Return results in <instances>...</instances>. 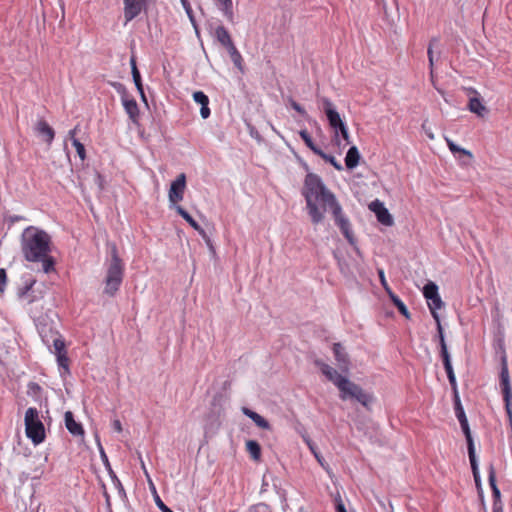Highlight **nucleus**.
I'll list each match as a JSON object with an SVG mask.
<instances>
[{
  "mask_svg": "<svg viewBox=\"0 0 512 512\" xmlns=\"http://www.w3.org/2000/svg\"><path fill=\"white\" fill-rule=\"evenodd\" d=\"M51 237L44 230L34 226L24 229L21 235V251L25 260L42 264V270L49 273L54 270V259L50 253Z\"/></svg>",
  "mask_w": 512,
  "mask_h": 512,
  "instance_id": "f257e3e1",
  "label": "nucleus"
},
{
  "mask_svg": "<svg viewBox=\"0 0 512 512\" xmlns=\"http://www.w3.org/2000/svg\"><path fill=\"white\" fill-rule=\"evenodd\" d=\"M302 195L305 197L308 214L314 224L324 219V213L317 203L321 202L325 209L337 202L335 195L327 189L322 179L314 173H308L304 180Z\"/></svg>",
  "mask_w": 512,
  "mask_h": 512,
  "instance_id": "f03ea898",
  "label": "nucleus"
},
{
  "mask_svg": "<svg viewBox=\"0 0 512 512\" xmlns=\"http://www.w3.org/2000/svg\"><path fill=\"white\" fill-rule=\"evenodd\" d=\"M110 260L107 266L106 277L104 280V294L114 296L120 288L124 275V264L118 255L117 247L114 243H109Z\"/></svg>",
  "mask_w": 512,
  "mask_h": 512,
  "instance_id": "7ed1b4c3",
  "label": "nucleus"
},
{
  "mask_svg": "<svg viewBox=\"0 0 512 512\" xmlns=\"http://www.w3.org/2000/svg\"><path fill=\"white\" fill-rule=\"evenodd\" d=\"M46 291V287L43 284L37 285L35 280L27 283L19 290V298L26 302L28 311L34 319L41 317Z\"/></svg>",
  "mask_w": 512,
  "mask_h": 512,
  "instance_id": "20e7f679",
  "label": "nucleus"
},
{
  "mask_svg": "<svg viewBox=\"0 0 512 512\" xmlns=\"http://www.w3.org/2000/svg\"><path fill=\"white\" fill-rule=\"evenodd\" d=\"M39 334L43 342L50 347L53 345L57 357V363L60 369V375L63 377L69 374L68 357L65 350V342L57 332H53L47 325L39 327Z\"/></svg>",
  "mask_w": 512,
  "mask_h": 512,
  "instance_id": "39448f33",
  "label": "nucleus"
},
{
  "mask_svg": "<svg viewBox=\"0 0 512 512\" xmlns=\"http://www.w3.org/2000/svg\"><path fill=\"white\" fill-rule=\"evenodd\" d=\"M26 436L34 445H39L45 440V427L39 418V412L35 407H29L25 412Z\"/></svg>",
  "mask_w": 512,
  "mask_h": 512,
  "instance_id": "423d86ee",
  "label": "nucleus"
},
{
  "mask_svg": "<svg viewBox=\"0 0 512 512\" xmlns=\"http://www.w3.org/2000/svg\"><path fill=\"white\" fill-rule=\"evenodd\" d=\"M342 400L355 399L364 407H368L373 401L371 394L366 393L359 385L350 381L347 377L337 387Z\"/></svg>",
  "mask_w": 512,
  "mask_h": 512,
  "instance_id": "0eeeda50",
  "label": "nucleus"
},
{
  "mask_svg": "<svg viewBox=\"0 0 512 512\" xmlns=\"http://www.w3.org/2000/svg\"><path fill=\"white\" fill-rule=\"evenodd\" d=\"M500 386L503 393V400L505 402V409L509 419V425L512 431V388L510 384L508 367L505 360H503L500 372Z\"/></svg>",
  "mask_w": 512,
  "mask_h": 512,
  "instance_id": "6e6552de",
  "label": "nucleus"
},
{
  "mask_svg": "<svg viewBox=\"0 0 512 512\" xmlns=\"http://www.w3.org/2000/svg\"><path fill=\"white\" fill-rule=\"evenodd\" d=\"M335 220L336 225L340 228L341 232L343 233L344 237L347 239V241L354 245L355 239L353 236V233L351 231L350 222L348 218H346L342 212V208L338 201L334 203L331 207L328 208Z\"/></svg>",
  "mask_w": 512,
  "mask_h": 512,
  "instance_id": "1a4fd4ad",
  "label": "nucleus"
},
{
  "mask_svg": "<svg viewBox=\"0 0 512 512\" xmlns=\"http://www.w3.org/2000/svg\"><path fill=\"white\" fill-rule=\"evenodd\" d=\"M323 110L327 117L330 127L334 131V140L338 141V129L345 125V122L340 117L332 101L326 97L322 98Z\"/></svg>",
  "mask_w": 512,
  "mask_h": 512,
  "instance_id": "9d476101",
  "label": "nucleus"
},
{
  "mask_svg": "<svg viewBox=\"0 0 512 512\" xmlns=\"http://www.w3.org/2000/svg\"><path fill=\"white\" fill-rule=\"evenodd\" d=\"M454 410L455 415L460 423L461 429L465 435L466 441H467V449L474 448V441L471 435L469 423L465 414V411L463 409V406L460 401V397L458 393L454 396Z\"/></svg>",
  "mask_w": 512,
  "mask_h": 512,
  "instance_id": "9b49d317",
  "label": "nucleus"
},
{
  "mask_svg": "<svg viewBox=\"0 0 512 512\" xmlns=\"http://www.w3.org/2000/svg\"><path fill=\"white\" fill-rule=\"evenodd\" d=\"M186 188V175L180 173L176 179L171 183L168 198L171 203H178L183 200L184 191Z\"/></svg>",
  "mask_w": 512,
  "mask_h": 512,
  "instance_id": "f8f14e48",
  "label": "nucleus"
},
{
  "mask_svg": "<svg viewBox=\"0 0 512 512\" xmlns=\"http://www.w3.org/2000/svg\"><path fill=\"white\" fill-rule=\"evenodd\" d=\"M369 209L375 213L377 220L385 225L392 226L394 221L392 215L389 213L388 209L384 206L383 202L376 199L369 204Z\"/></svg>",
  "mask_w": 512,
  "mask_h": 512,
  "instance_id": "ddd939ff",
  "label": "nucleus"
},
{
  "mask_svg": "<svg viewBox=\"0 0 512 512\" xmlns=\"http://www.w3.org/2000/svg\"><path fill=\"white\" fill-rule=\"evenodd\" d=\"M314 364L320 369L322 374L331 381L336 387L340 386L345 376L338 373L336 369L323 362L321 359H316Z\"/></svg>",
  "mask_w": 512,
  "mask_h": 512,
  "instance_id": "4468645a",
  "label": "nucleus"
},
{
  "mask_svg": "<svg viewBox=\"0 0 512 512\" xmlns=\"http://www.w3.org/2000/svg\"><path fill=\"white\" fill-rule=\"evenodd\" d=\"M147 0H124V18L126 23L136 18L146 6Z\"/></svg>",
  "mask_w": 512,
  "mask_h": 512,
  "instance_id": "2eb2a0df",
  "label": "nucleus"
},
{
  "mask_svg": "<svg viewBox=\"0 0 512 512\" xmlns=\"http://www.w3.org/2000/svg\"><path fill=\"white\" fill-rule=\"evenodd\" d=\"M332 350L340 371L348 373L350 370V359L343 345L341 343H334Z\"/></svg>",
  "mask_w": 512,
  "mask_h": 512,
  "instance_id": "dca6fc26",
  "label": "nucleus"
},
{
  "mask_svg": "<svg viewBox=\"0 0 512 512\" xmlns=\"http://www.w3.org/2000/svg\"><path fill=\"white\" fill-rule=\"evenodd\" d=\"M35 131L42 136L45 142L50 145L55 137L54 129L43 119L39 120L35 126Z\"/></svg>",
  "mask_w": 512,
  "mask_h": 512,
  "instance_id": "f3484780",
  "label": "nucleus"
},
{
  "mask_svg": "<svg viewBox=\"0 0 512 512\" xmlns=\"http://www.w3.org/2000/svg\"><path fill=\"white\" fill-rule=\"evenodd\" d=\"M444 352H445L444 353L445 355L441 356V358L443 360L444 369L447 373L449 383L451 385V388H452V390L454 392V396H455L456 393H458L456 377H455V373H454V370L452 367L450 354L448 351H444Z\"/></svg>",
  "mask_w": 512,
  "mask_h": 512,
  "instance_id": "a211bd4d",
  "label": "nucleus"
},
{
  "mask_svg": "<svg viewBox=\"0 0 512 512\" xmlns=\"http://www.w3.org/2000/svg\"><path fill=\"white\" fill-rule=\"evenodd\" d=\"M64 419H65V426H66L67 430L73 436H83L84 435V429H83L81 423L75 421L74 415L71 411L65 412Z\"/></svg>",
  "mask_w": 512,
  "mask_h": 512,
  "instance_id": "6ab92c4d",
  "label": "nucleus"
},
{
  "mask_svg": "<svg viewBox=\"0 0 512 512\" xmlns=\"http://www.w3.org/2000/svg\"><path fill=\"white\" fill-rule=\"evenodd\" d=\"M124 110L133 123H137L139 118V108L136 100L130 95L129 97L121 100Z\"/></svg>",
  "mask_w": 512,
  "mask_h": 512,
  "instance_id": "aec40b11",
  "label": "nucleus"
},
{
  "mask_svg": "<svg viewBox=\"0 0 512 512\" xmlns=\"http://www.w3.org/2000/svg\"><path fill=\"white\" fill-rule=\"evenodd\" d=\"M242 412L244 415L249 417L258 427H260L262 429H266V430H269L271 428L269 422L264 417H262L260 414L256 413L255 411H253L247 407H243Z\"/></svg>",
  "mask_w": 512,
  "mask_h": 512,
  "instance_id": "412c9836",
  "label": "nucleus"
},
{
  "mask_svg": "<svg viewBox=\"0 0 512 512\" xmlns=\"http://www.w3.org/2000/svg\"><path fill=\"white\" fill-rule=\"evenodd\" d=\"M468 109L478 117H483L488 112L487 107L482 103L479 96L469 99Z\"/></svg>",
  "mask_w": 512,
  "mask_h": 512,
  "instance_id": "4be33fe9",
  "label": "nucleus"
},
{
  "mask_svg": "<svg viewBox=\"0 0 512 512\" xmlns=\"http://www.w3.org/2000/svg\"><path fill=\"white\" fill-rule=\"evenodd\" d=\"M468 456H469L470 465H471L475 484H476L477 488H481V477H480L478 461H477V457H476V453H475V447L468 449Z\"/></svg>",
  "mask_w": 512,
  "mask_h": 512,
  "instance_id": "5701e85b",
  "label": "nucleus"
},
{
  "mask_svg": "<svg viewBox=\"0 0 512 512\" xmlns=\"http://www.w3.org/2000/svg\"><path fill=\"white\" fill-rule=\"evenodd\" d=\"M360 160V153L358 151V148L356 146H351L345 157V165L348 169L352 170L354 169L358 164Z\"/></svg>",
  "mask_w": 512,
  "mask_h": 512,
  "instance_id": "b1692460",
  "label": "nucleus"
},
{
  "mask_svg": "<svg viewBox=\"0 0 512 512\" xmlns=\"http://www.w3.org/2000/svg\"><path fill=\"white\" fill-rule=\"evenodd\" d=\"M78 125L75 126L73 129H71L68 133V137L70 138L72 145L75 147L78 156L81 160H84L86 158V152L84 145L76 138V133L78 130Z\"/></svg>",
  "mask_w": 512,
  "mask_h": 512,
  "instance_id": "393cba45",
  "label": "nucleus"
},
{
  "mask_svg": "<svg viewBox=\"0 0 512 512\" xmlns=\"http://www.w3.org/2000/svg\"><path fill=\"white\" fill-rule=\"evenodd\" d=\"M177 213L186 220L196 231L199 232L204 238H206V234L204 229L193 219V217L181 206H176Z\"/></svg>",
  "mask_w": 512,
  "mask_h": 512,
  "instance_id": "a878e982",
  "label": "nucleus"
},
{
  "mask_svg": "<svg viewBox=\"0 0 512 512\" xmlns=\"http://www.w3.org/2000/svg\"><path fill=\"white\" fill-rule=\"evenodd\" d=\"M217 5L219 9L222 11L223 15L226 17V19L229 22L233 23L234 14L232 0H217Z\"/></svg>",
  "mask_w": 512,
  "mask_h": 512,
  "instance_id": "bb28decb",
  "label": "nucleus"
},
{
  "mask_svg": "<svg viewBox=\"0 0 512 512\" xmlns=\"http://www.w3.org/2000/svg\"><path fill=\"white\" fill-rule=\"evenodd\" d=\"M429 310L431 312V315L435 321L440 320L439 314L437 310L441 309L444 305L440 295L436 296V298H432L427 301Z\"/></svg>",
  "mask_w": 512,
  "mask_h": 512,
  "instance_id": "cd10ccee",
  "label": "nucleus"
},
{
  "mask_svg": "<svg viewBox=\"0 0 512 512\" xmlns=\"http://www.w3.org/2000/svg\"><path fill=\"white\" fill-rule=\"evenodd\" d=\"M130 65H131V73H132L133 82H134L138 92H142L143 84H142L141 74L137 68L136 59L134 56H132L130 59Z\"/></svg>",
  "mask_w": 512,
  "mask_h": 512,
  "instance_id": "c85d7f7f",
  "label": "nucleus"
},
{
  "mask_svg": "<svg viewBox=\"0 0 512 512\" xmlns=\"http://www.w3.org/2000/svg\"><path fill=\"white\" fill-rule=\"evenodd\" d=\"M214 36L222 46H225L232 41L228 30L224 26H218L215 29Z\"/></svg>",
  "mask_w": 512,
  "mask_h": 512,
  "instance_id": "c756f323",
  "label": "nucleus"
},
{
  "mask_svg": "<svg viewBox=\"0 0 512 512\" xmlns=\"http://www.w3.org/2000/svg\"><path fill=\"white\" fill-rule=\"evenodd\" d=\"M299 135H300L301 139L304 141V143L306 144V146L311 151H313V153L318 155L321 152L322 149H320L319 147H317L314 144L312 137L310 136V134L308 133V131L306 129L300 130Z\"/></svg>",
  "mask_w": 512,
  "mask_h": 512,
  "instance_id": "7c9ffc66",
  "label": "nucleus"
},
{
  "mask_svg": "<svg viewBox=\"0 0 512 512\" xmlns=\"http://www.w3.org/2000/svg\"><path fill=\"white\" fill-rule=\"evenodd\" d=\"M389 297L393 304L397 307L398 311L407 319L410 318V312L408 311L404 302L394 293H390Z\"/></svg>",
  "mask_w": 512,
  "mask_h": 512,
  "instance_id": "2f4dec72",
  "label": "nucleus"
},
{
  "mask_svg": "<svg viewBox=\"0 0 512 512\" xmlns=\"http://www.w3.org/2000/svg\"><path fill=\"white\" fill-rule=\"evenodd\" d=\"M246 448L253 460H259L261 456V447L255 440H248L246 442Z\"/></svg>",
  "mask_w": 512,
  "mask_h": 512,
  "instance_id": "473e14b6",
  "label": "nucleus"
},
{
  "mask_svg": "<svg viewBox=\"0 0 512 512\" xmlns=\"http://www.w3.org/2000/svg\"><path fill=\"white\" fill-rule=\"evenodd\" d=\"M423 295L427 301L432 298H436V296L439 295L438 286L436 283L429 281L427 284H425L423 287Z\"/></svg>",
  "mask_w": 512,
  "mask_h": 512,
  "instance_id": "72a5a7b5",
  "label": "nucleus"
},
{
  "mask_svg": "<svg viewBox=\"0 0 512 512\" xmlns=\"http://www.w3.org/2000/svg\"><path fill=\"white\" fill-rule=\"evenodd\" d=\"M435 322H436V325H437V337L439 339V344H440V355L443 356V355H445L444 351H448V348H447V345H446V342H445L444 331H443V328H442V325H441V321L438 320V321H435Z\"/></svg>",
  "mask_w": 512,
  "mask_h": 512,
  "instance_id": "f704fd0d",
  "label": "nucleus"
},
{
  "mask_svg": "<svg viewBox=\"0 0 512 512\" xmlns=\"http://www.w3.org/2000/svg\"><path fill=\"white\" fill-rule=\"evenodd\" d=\"M446 140V143L450 149V151L453 153V154H456V153H461L463 155H466L468 156L469 158H472V153L464 148H461L460 146H458L457 144H455L451 139L449 138H445Z\"/></svg>",
  "mask_w": 512,
  "mask_h": 512,
  "instance_id": "c9c22d12",
  "label": "nucleus"
},
{
  "mask_svg": "<svg viewBox=\"0 0 512 512\" xmlns=\"http://www.w3.org/2000/svg\"><path fill=\"white\" fill-rule=\"evenodd\" d=\"M318 156H320L325 162L330 163L336 170H343V166L335 159L334 156L326 154L323 150H321Z\"/></svg>",
  "mask_w": 512,
  "mask_h": 512,
  "instance_id": "e433bc0d",
  "label": "nucleus"
},
{
  "mask_svg": "<svg viewBox=\"0 0 512 512\" xmlns=\"http://www.w3.org/2000/svg\"><path fill=\"white\" fill-rule=\"evenodd\" d=\"M111 85L117 91V93L121 96V100L130 96L125 85H123L122 83L113 82Z\"/></svg>",
  "mask_w": 512,
  "mask_h": 512,
  "instance_id": "4c0bfd02",
  "label": "nucleus"
},
{
  "mask_svg": "<svg viewBox=\"0 0 512 512\" xmlns=\"http://www.w3.org/2000/svg\"><path fill=\"white\" fill-rule=\"evenodd\" d=\"M111 85L117 91V93L121 96V100L130 96L125 85H123L122 83L113 82Z\"/></svg>",
  "mask_w": 512,
  "mask_h": 512,
  "instance_id": "58836bf2",
  "label": "nucleus"
},
{
  "mask_svg": "<svg viewBox=\"0 0 512 512\" xmlns=\"http://www.w3.org/2000/svg\"><path fill=\"white\" fill-rule=\"evenodd\" d=\"M193 100L203 106V104H209L208 96L202 91H196L193 93Z\"/></svg>",
  "mask_w": 512,
  "mask_h": 512,
  "instance_id": "ea45409f",
  "label": "nucleus"
},
{
  "mask_svg": "<svg viewBox=\"0 0 512 512\" xmlns=\"http://www.w3.org/2000/svg\"><path fill=\"white\" fill-rule=\"evenodd\" d=\"M339 135H341L342 139L345 141V144H350L351 143L348 127H347L346 124L338 129V136ZM335 142L338 145H340V139L339 138H338V141H335Z\"/></svg>",
  "mask_w": 512,
  "mask_h": 512,
  "instance_id": "a19ab883",
  "label": "nucleus"
},
{
  "mask_svg": "<svg viewBox=\"0 0 512 512\" xmlns=\"http://www.w3.org/2000/svg\"><path fill=\"white\" fill-rule=\"evenodd\" d=\"M488 482H489V485L491 487V490L495 489V488H498L497 484H496L495 469H494L492 464H490L489 468H488Z\"/></svg>",
  "mask_w": 512,
  "mask_h": 512,
  "instance_id": "79ce46f5",
  "label": "nucleus"
},
{
  "mask_svg": "<svg viewBox=\"0 0 512 512\" xmlns=\"http://www.w3.org/2000/svg\"><path fill=\"white\" fill-rule=\"evenodd\" d=\"M378 275H379V279H380L381 285L383 286L384 290L389 295L393 291L391 290L390 286L388 285V282H387V280L385 278L384 270L383 269H378Z\"/></svg>",
  "mask_w": 512,
  "mask_h": 512,
  "instance_id": "37998d69",
  "label": "nucleus"
},
{
  "mask_svg": "<svg viewBox=\"0 0 512 512\" xmlns=\"http://www.w3.org/2000/svg\"><path fill=\"white\" fill-rule=\"evenodd\" d=\"M437 43H438V39L437 38H433L430 41V44H429V47H428V51H427L428 59H429V64H430L431 68L433 67V64H434L433 46L435 44H437Z\"/></svg>",
  "mask_w": 512,
  "mask_h": 512,
  "instance_id": "c03bdc74",
  "label": "nucleus"
},
{
  "mask_svg": "<svg viewBox=\"0 0 512 512\" xmlns=\"http://www.w3.org/2000/svg\"><path fill=\"white\" fill-rule=\"evenodd\" d=\"M289 103H290V106L296 111L298 112L301 116L307 118L308 115H307V112L306 110L299 104L297 103L295 100L293 99H290L289 100Z\"/></svg>",
  "mask_w": 512,
  "mask_h": 512,
  "instance_id": "a18cd8bd",
  "label": "nucleus"
},
{
  "mask_svg": "<svg viewBox=\"0 0 512 512\" xmlns=\"http://www.w3.org/2000/svg\"><path fill=\"white\" fill-rule=\"evenodd\" d=\"M7 283V274L5 269H0V293H3Z\"/></svg>",
  "mask_w": 512,
  "mask_h": 512,
  "instance_id": "49530a36",
  "label": "nucleus"
},
{
  "mask_svg": "<svg viewBox=\"0 0 512 512\" xmlns=\"http://www.w3.org/2000/svg\"><path fill=\"white\" fill-rule=\"evenodd\" d=\"M231 60L236 67L241 69L242 56H241L240 52H237L236 54L232 55Z\"/></svg>",
  "mask_w": 512,
  "mask_h": 512,
  "instance_id": "de8ad7c7",
  "label": "nucleus"
},
{
  "mask_svg": "<svg viewBox=\"0 0 512 512\" xmlns=\"http://www.w3.org/2000/svg\"><path fill=\"white\" fill-rule=\"evenodd\" d=\"M98 446H99L100 456L103 461V464L105 465V467H109L108 457H107L103 447L101 446L100 442H98Z\"/></svg>",
  "mask_w": 512,
  "mask_h": 512,
  "instance_id": "09e8293b",
  "label": "nucleus"
},
{
  "mask_svg": "<svg viewBox=\"0 0 512 512\" xmlns=\"http://www.w3.org/2000/svg\"><path fill=\"white\" fill-rule=\"evenodd\" d=\"M209 104H203L200 109V115L203 119H207L210 116V109L208 107Z\"/></svg>",
  "mask_w": 512,
  "mask_h": 512,
  "instance_id": "8fccbe9b",
  "label": "nucleus"
},
{
  "mask_svg": "<svg viewBox=\"0 0 512 512\" xmlns=\"http://www.w3.org/2000/svg\"><path fill=\"white\" fill-rule=\"evenodd\" d=\"M113 482H114L115 486L117 487L119 494L125 496L126 495L125 490L116 475H114Z\"/></svg>",
  "mask_w": 512,
  "mask_h": 512,
  "instance_id": "3c124183",
  "label": "nucleus"
},
{
  "mask_svg": "<svg viewBox=\"0 0 512 512\" xmlns=\"http://www.w3.org/2000/svg\"><path fill=\"white\" fill-rule=\"evenodd\" d=\"M224 47L227 49V51H228V53H229L230 57H231L232 55L236 54L237 52H239V51L237 50L236 46L234 45L233 41H231L229 44L225 45Z\"/></svg>",
  "mask_w": 512,
  "mask_h": 512,
  "instance_id": "603ef678",
  "label": "nucleus"
},
{
  "mask_svg": "<svg viewBox=\"0 0 512 512\" xmlns=\"http://www.w3.org/2000/svg\"><path fill=\"white\" fill-rule=\"evenodd\" d=\"M28 390H29V392L37 394V393L40 392L41 387L37 383H35V382H30L28 384Z\"/></svg>",
  "mask_w": 512,
  "mask_h": 512,
  "instance_id": "864d4df0",
  "label": "nucleus"
},
{
  "mask_svg": "<svg viewBox=\"0 0 512 512\" xmlns=\"http://www.w3.org/2000/svg\"><path fill=\"white\" fill-rule=\"evenodd\" d=\"M492 512H503V504L501 501L493 502Z\"/></svg>",
  "mask_w": 512,
  "mask_h": 512,
  "instance_id": "5fc2aeb1",
  "label": "nucleus"
},
{
  "mask_svg": "<svg viewBox=\"0 0 512 512\" xmlns=\"http://www.w3.org/2000/svg\"><path fill=\"white\" fill-rule=\"evenodd\" d=\"M112 427H113V429H114L115 431H117V432H119V433L122 431V425H121V422H120V420H119V419H114V420L112 421Z\"/></svg>",
  "mask_w": 512,
  "mask_h": 512,
  "instance_id": "6e6d98bb",
  "label": "nucleus"
},
{
  "mask_svg": "<svg viewBox=\"0 0 512 512\" xmlns=\"http://www.w3.org/2000/svg\"><path fill=\"white\" fill-rule=\"evenodd\" d=\"M336 511L337 512H347L344 506V503L341 499L336 500Z\"/></svg>",
  "mask_w": 512,
  "mask_h": 512,
  "instance_id": "4d7b16f0",
  "label": "nucleus"
},
{
  "mask_svg": "<svg viewBox=\"0 0 512 512\" xmlns=\"http://www.w3.org/2000/svg\"><path fill=\"white\" fill-rule=\"evenodd\" d=\"M500 495L499 488L492 489L493 502L501 501Z\"/></svg>",
  "mask_w": 512,
  "mask_h": 512,
  "instance_id": "13d9d810",
  "label": "nucleus"
},
{
  "mask_svg": "<svg viewBox=\"0 0 512 512\" xmlns=\"http://www.w3.org/2000/svg\"><path fill=\"white\" fill-rule=\"evenodd\" d=\"M422 128H423V130L425 131L426 135H427L430 139H434V134L432 133V131H431L430 129H428V128L426 127V122H424V123L422 124Z\"/></svg>",
  "mask_w": 512,
  "mask_h": 512,
  "instance_id": "bf43d9fd",
  "label": "nucleus"
},
{
  "mask_svg": "<svg viewBox=\"0 0 512 512\" xmlns=\"http://www.w3.org/2000/svg\"><path fill=\"white\" fill-rule=\"evenodd\" d=\"M306 443L308 444L309 448L311 449V451L314 453L315 457L318 458V455L317 453L315 452L314 450V447L312 445V443L308 440V439H305Z\"/></svg>",
  "mask_w": 512,
  "mask_h": 512,
  "instance_id": "052dcab7",
  "label": "nucleus"
},
{
  "mask_svg": "<svg viewBox=\"0 0 512 512\" xmlns=\"http://www.w3.org/2000/svg\"><path fill=\"white\" fill-rule=\"evenodd\" d=\"M106 468H107V470H108V472H109V475L111 476L112 480H114V475H115V473H114V471L112 470L111 465L109 464V467H106Z\"/></svg>",
  "mask_w": 512,
  "mask_h": 512,
  "instance_id": "680f3d73",
  "label": "nucleus"
},
{
  "mask_svg": "<svg viewBox=\"0 0 512 512\" xmlns=\"http://www.w3.org/2000/svg\"><path fill=\"white\" fill-rule=\"evenodd\" d=\"M106 468H107V470H108V472H109V475L111 476L112 480H114V475H115V473H114V471L112 470L111 465L109 464V467H106Z\"/></svg>",
  "mask_w": 512,
  "mask_h": 512,
  "instance_id": "e2e57ef3",
  "label": "nucleus"
},
{
  "mask_svg": "<svg viewBox=\"0 0 512 512\" xmlns=\"http://www.w3.org/2000/svg\"><path fill=\"white\" fill-rule=\"evenodd\" d=\"M140 96H141V99L142 101H144L145 103H147V99H146V96H145V93H144V89H142V92H139Z\"/></svg>",
  "mask_w": 512,
  "mask_h": 512,
  "instance_id": "0e129e2a",
  "label": "nucleus"
}]
</instances>
